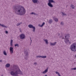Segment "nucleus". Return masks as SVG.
Returning a JSON list of instances; mask_svg holds the SVG:
<instances>
[{
  "mask_svg": "<svg viewBox=\"0 0 76 76\" xmlns=\"http://www.w3.org/2000/svg\"><path fill=\"white\" fill-rule=\"evenodd\" d=\"M13 10L15 13L18 15L22 16L26 13V10L21 5L17 6L16 8H14Z\"/></svg>",
  "mask_w": 76,
  "mask_h": 76,
  "instance_id": "obj_1",
  "label": "nucleus"
},
{
  "mask_svg": "<svg viewBox=\"0 0 76 76\" xmlns=\"http://www.w3.org/2000/svg\"><path fill=\"white\" fill-rule=\"evenodd\" d=\"M10 72V74L12 76H18V75H23V72L21 71L20 68L19 67H16V65H14L12 67V69Z\"/></svg>",
  "mask_w": 76,
  "mask_h": 76,
  "instance_id": "obj_2",
  "label": "nucleus"
},
{
  "mask_svg": "<svg viewBox=\"0 0 76 76\" xmlns=\"http://www.w3.org/2000/svg\"><path fill=\"white\" fill-rule=\"evenodd\" d=\"M70 49L72 51L76 52V43H72L70 46Z\"/></svg>",
  "mask_w": 76,
  "mask_h": 76,
  "instance_id": "obj_3",
  "label": "nucleus"
},
{
  "mask_svg": "<svg viewBox=\"0 0 76 76\" xmlns=\"http://www.w3.org/2000/svg\"><path fill=\"white\" fill-rule=\"evenodd\" d=\"M69 34H67V36H65V37L66 39H65V42L66 44H71V42L70 41H69V40L68 39L69 38Z\"/></svg>",
  "mask_w": 76,
  "mask_h": 76,
  "instance_id": "obj_4",
  "label": "nucleus"
},
{
  "mask_svg": "<svg viewBox=\"0 0 76 76\" xmlns=\"http://www.w3.org/2000/svg\"><path fill=\"white\" fill-rule=\"evenodd\" d=\"M28 27L29 28H32V29H33V31L34 32H35V26H34V25L30 24L28 25Z\"/></svg>",
  "mask_w": 76,
  "mask_h": 76,
  "instance_id": "obj_5",
  "label": "nucleus"
},
{
  "mask_svg": "<svg viewBox=\"0 0 76 76\" xmlns=\"http://www.w3.org/2000/svg\"><path fill=\"white\" fill-rule=\"evenodd\" d=\"M25 34H22L20 35V38L21 39H25Z\"/></svg>",
  "mask_w": 76,
  "mask_h": 76,
  "instance_id": "obj_6",
  "label": "nucleus"
},
{
  "mask_svg": "<svg viewBox=\"0 0 76 76\" xmlns=\"http://www.w3.org/2000/svg\"><path fill=\"white\" fill-rule=\"evenodd\" d=\"M13 48L11 47L10 48V52L11 54H13Z\"/></svg>",
  "mask_w": 76,
  "mask_h": 76,
  "instance_id": "obj_7",
  "label": "nucleus"
},
{
  "mask_svg": "<svg viewBox=\"0 0 76 76\" xmlns=\"http://www.w3.org/2000/svg\"><path fill=\"white\" fill-rule=\"evenodd\" d=\"M24 54L25 55V58L26 60L28 59V51H25L24 52Z\"/></svg>",
  "mask_w": 76,
  "mask_h": 76,
  "instance_id": "obj_8",
  "label": "nucleus"
},
{
  "mask_svg": "<svg viewBox=\"0 0 76 76\" xmlns=\"http://www.w3.org/2000/svg\"><path fill=\"white\" fill-rule=\"evenodd\" d=\"M48 68H47L46 69H45L44 71H43L42 72V74H45L47 73L48 72Z\"/></svg>",
  "mask_w": 76,
  "mask_h": 76,
  "instance_id": "obj_9",
  "label": "nucleus"
},
{
  "mask_svg": "<svg viewBox=\"0 0 76 76\" xmlns=\"http://www.w3.org/2000/svg\"><path fill=\"white\" fill-rule=\"evenodd\" d=\"M45 23L44 22H43L41 25L40 24H39L38 26L39 27H41V28H42V27H43V26L45 25Z\"/></svg>",
  "mask_w": 76,
  "mask_h": 76,
  "instance_id": "obj_10",
  "label": "nucleus"
},
{
  "mask_svg": "<svg viewBox=\"0 0 76 76\" xmlns=\"http://www.w3.org/2000/svg\"><path fill=\"white\" fill-rule=\"evenodd\" d=\"M48 5L49 6V7H53V5L51 3H50V2H48Z\"/></svg>",
  "mask_w": 76,
  "mask_h": 76,
  "instance_id": "obj_11",
  "label": "nucleus"
},
{
  "mask_svg": "<svg viewBox=\"0 0 76 76\" xmlns=\"http://www.w3.org/2000/svg\"><path fill=\"white\" fill-rule=\"evenodd\" d=\"M53 19L55 22H58V18H56V17H53Z\"/></svg>",
  "mask_w": 76,
  "mask_h": 76,
  "instance_id": "obj_12",
  "label": "nucleus"
},
{
  "mask_svg": "<svg viewBox=\"0 0 76 76\" xmlns=\"http://www.w3.org/2000/svg\"><path fill=\"white\" fill-rule=\"evenodd\" d=\"M56 43H57V42H55L53 43L50 42V45H52L53 46H54V45H56Z\"/></svg>",
  "mask_w": 76,
  "mask_h": 76,
  "instance_id": "obj_13",
  "label": "nucleus"
},
{
  "mask_svg": "<svg viewBox=\"0 0 76 76\" xmlns=\"http://www.w3.org/2000/svg\"><path fill=\"white\" fill-rule=\"evenodd\" d=\"M43 40L44 42H45V44H46V45H48V40L47 39H44Z\"/></svg>",
  "mask_w": 76,
  "mask_h": 76,
  "instance_id": "obj_14",
  "label": "nucleus"
},
{
  "mask_svg": "<svg viewBox=\"0 0 76 76\" xmlns=\"http://www.w3.org/2000/svg\"><path fill=\"white\" fill-rule=\"evenodd\" d=\"M0 26H2V27H3V28H8V27H7L6 26H5V25L4 24H1V23H0Z\"/></svg>",
  "mask_w": 76,
  "mask_h": 76,
  "instance_id": "obj_15",
  "label": "nucleus"
},
{
  "mask_svg": "<svg viewBox=\"0 0 76 76\" xmlns=\"http://www.w3.org/2000/svg\"><path fill=\"white\" fill-rule=\"evenodd\" d=\"M48 1L49 3H55V1H54L53 0H48Z\"/></svg>",
  "mask_w": 76,
  "mask_h": 76,
  "instance_id": "obj_16",
  "label": "nucleus"
},
{
  "mask_svg": "<svg viewBox=\"0 0 76 76\" xmlns=\"http://www.w3.org/2000/svg\"><path fill=\"white\" fill-rule=\"evenodd\" d=\"M48 23H50V24H51V23H53V20L50 19L49 20V21H48Z\"/></svg>",
  "mask_w": 76,
  "mask_h": 76,
  "instance_id": "obj_17",
  "label": "nucleus"
},
{
  "mask_svg": "<svg viewBox=\"0 0 76 76\" xmlns=\"http://www.w3.org/2000/svg\"><path fill=\"white\" fill-rule=\"evenodd\" d=\"M71 7L72 8V9H75V6L73 4H71Z\"/></svg>",
  "mask_w": 76,
  "mask_h": 76,
  "instance_id": "obj_18",
  "label": "nucleus"
},
{
  "mask_svg": "<svg viewBox=\"0 0 76 76\" xmlns=\"http://www.w3.org/2000/svg\"><path fill=\"white\" fill-rule=\"evenodd\" d=\"M32 1L34 3H37L38 1V0H32Z\"/></svg>",
  "mask_w": 76,
  "mask_h": 76,
  "instance_id": "obj_19",
  "label": "nucleus"
},
{
  "mask_svg": "<svg viewBox=\"0 0 76 76\" xmlns=\"http://www.w3.org/2000/svg\"><path fill=\"white\" fill-rule=\"evenodd\" d=\"M13 40H11L10 42V45L12 47L13 46Z\"/></svg>",
  "mask_w": 76,
  "mask_h": 76,
  "instance_id": "obj_20",
  "label": "nucleus"
},
{
  "mask_svg": "<svg viewBox=\"0 0 76 76\" xmlns=\"http://www.w3.org/2000/svg\"><path fill=\"white\" fill-rule=\"evenodd\" d=\"M5 66L6 67H9L10 66V64H7L5 65Z\"/></svg>",
  "mask_w": 76,
  "mask_h": 76,
  "instance_id": "obj_21",
  "label": "nucleus"
},
{
  "mask_svg": "<svg viewBox=\"0 0 76 76\" xmlns=\"http://www.w3.org/2000/svg\"><path fill=\"white\" fill-rule=\"evenodd\" d=\"M30 14L31 15H34L35 16H37V14H36L34 12H31L30 13Z\"/></svg>",
  "mask_w": 76,
  "mask_h": 76,
  "instance_id": "obj_22",
  "label": "nucleus"
},
{
  "mask_svg": "<svg viewBox=\"0 0 76 76\" xmlns=\"http://www.w3.org/2000/svg\"><path fill=\"white\" fill-rule=\"evenodd\" d=\"M61 13L62 16H66L67 15H66V14L64 12H62Z\"/></svg>",
  "mask_w": 76,
  "mask_h": 76,
  "instance_id": "obj_23",
  "label": "nucleus"
},
{
  "mask_svg": "<svg viewBox=\"0 0 76 76\" xmlns=\"http://www.w3.org/2000/svg\"><path fill=\"white\" fill-rule=\"evenodd\" d=\"M4 54L5 55V56H7V53H6V51L4 50L3 52Z\"/></svg>",
  "mask_w": 76,
  "mask_h": 76,
  "instance_id": "obj_24",
  "label": "nucleus"
},
{
  "mask_svg": "<svg viewBox=\"0 0 76 76\" xmlns=\"http://www.w3.org/2000/svg\"><path fill=\"white\" fill-rule=\"evenodd\" d=\"M71 70H76V67L72 68H71Z\"/></svg>",
  "mask_w": 76,
  "mask_h": 76,
  "instance_id": "obj_25",
  "label": "nucleus"
},
{
  "mask_svg": "<svg viewBox=\"0 0 76 76\" xmlns=\"http://www.w3.org/2000/svg\"><path fill=\"white\" fill-rule=\"evenodd\" d=\"M15 46L19 47V44L17 43L15 45Z\"/></svg>",
  "mask_w": 76,
  "mask_h": 76,
  "instance_id": "obj_26",
  "label": "nucleus"
},
{
  "mask_svg": "<svg viewBox=\"0 0 76 76\" xmlns=\"http://www.w3.org/2000/svg\"><path fill=\"white\" fill-rule=\"evenodd\" d=\"M22 23L20 22V23H18L16 25L17 26H19L20 25H21Z\"/></svg>",
  "mask_w": 76,
  "mask_h": 76,
  "instance_id": "obj_27",
  "label": "nucleus"
},
{
  "mask_svg": "<svg viewBox=\"0 0 76 76\" xmlns=\"http://www.w3.org/2000/svg\"><path fill=\"white\" fill-rule=\"evenodd\" d=\"M60 24L61 26H63L64 25V23L63 22H61L60 23Z\"/></svg>",
  "mask_w": 76,
  "mask_h": 76,
  "instance_id": "obj_28",
  "label": "nucleus"
},
{
  "mask_svg": "<svg viewBox=\"0 0 76 76\" xmlns=\"http://www.w3.org/2000/svg\"><path fill=\"white\" fill-rule=\"evenodd\" d=\"M47 58V56H42V58Z\"/></svg>",
  "mask_w": 76,
  "mask_h": 76,
  "instance_id": "obj_29",
  "label": "nucleus"
},
{
  "mask_svg": "<svg viewBox=\"0 0 76 76\" xmlns=\"http://www.w3.org/2000/svg\"><path fill=\"white\" fill-rule=\"evenodd\" d=\"M5 32L6 34H8V33H9V32H8V31H5Z\"/></svg>",
  "mask_w": 76,
  "mask_h": 76,
  "instance_id": "obj_30",
  "label": "nucleus"
},
{
  "mask_svg": "<svg viewBox=\"0 0 76 76\" xmlns=\"http://www.w3.org/2000/svg\"><path fill=\"white\" fill-rule=\"evenodd\" d=\"M36 58H39V56H37L36 57Z\"/></svg>",
  "mask_w": 76,
  "mask_h": 76,
  "instance_id": "obj_31",
  "label": "nucleus"
},
{
  "mask_svg": "<svg viewBox=\"0 0 76 76\" xmlns=\"http://www.w3.org/2000/svg\"><path fill=\"white\" fill-rule=\"evenodd\" d=\"M39 58H42V56L39 55Z\"/></svg>",
  "mask_w": 76,
  "mask_h": 76,
  "instance_id": "obj_32",
  "label": "nucleus"
},
{
  "mask_svg": "<svg viewBox=\"0 0 76 76\" xmlns=\"http://www.w3.org/2000/svg\"><path fill=\"white\" fill-rule=\"evenodd\" d=\"M34 64H35V65H37V62H35L34 63Z\"/></svg>",
  "mask_w": 76,
  "mask_h": 76,
  "instance_id": "obj_33",
  "label": "nucleus"
},
{
  "mask_svg": "<svg viewBox=\"0 0 76 76\" xmlns=\"http://www.w3.org/2000/svg\"><path fill=\"white\" fill-rule=\"evenodd\" d=\"M60 38H62V36H60Z\"/></svg>",
  "mask_w": 76,
  "mask_h": 76,
  "instance_id": "obj_34",
  "label": "nucleus"
},
{
  "mask_svg": "<svg viewBox=\"0 0 76 76\" xmlns=\"http://www.w3.org/2000/svg\"><path fill=\"white\" fill-rule=\"evenodd\" d=\"M0 62H2V60H0Z\"/></svg>",
  "mask_w": 76,
  "mask_h": 76,
  "instance_id": "obj_35",
  "label": "nucleus"
},
{
  "mask_svg": "<svg viewBox=\"0 0 76 76\" xmlns=\"http://www.w3.org/2000/svg\"><path fill=\"white\" fill-rule=\"evenodd\" d=\"M43 76H47V75H44Z\"/></svg>",
  "mask_w": 76,
  "mask_h": 76,
  "instance_id": "obj_36",
  "label": "nucleus"
},
{
  "mask_svg": "<svg viewBox=\"0 0 76 76\" xmlns=\"http://www.w3.org/2000/svg\"><path fill=\"white\" fill-rule=\"evenodd\" d=\"M31 42H32V40H31Z\"/></svg>",
  "mask_w": 76,
  "mask_h": 76,
  "instance_id": "obj_37",
  "label": "nucleus"
},
{
  "mask_svg": "<svg viewBox=\"0 0 76 76\" xmlns=\"http://www.w3.org/2000/svg\"><path fill=\"white\" fill-rule=\"evenodd\" d=\"M62 39H63V37H62Z\"/></svg>",
  "mask_w": 76,
  "mask_h": 76,
  "instance_id": "obj_38",
  "label": "nucleus"
}]
</instances>
